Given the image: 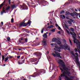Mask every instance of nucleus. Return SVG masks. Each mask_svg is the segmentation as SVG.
Here are the masks:
<instances>
[{"label": "nucleus", "mask_w": 80, "mask_h": 80, "mask_svg": "<svg viewBox=\"0 0 80 80\" xmlns=\"http://www.w3.org/2000/svg\"><path fill=\"white\" fill-rule=\"evenodd\" d=\"M24 31L25 32H27V33H30V32L28 31V29H25Z\"/></svg>", "instance_id": "obj_21"}, {"label": "nucleus", "mask_w": 80, "mask_h": 80, "mask_svg": "<svg viewBox=\"0 0 80 80\" xmlns=\"http://www.w3.org/2000/svg\"><path fill=\"white\" fill-rule=\"evenodd\" d=\"M70 34H71V35H73V33H72V32H70Z\"/></svg>", "instance_id": "obj_60"}, {"label": "nucleus", "mask_w": 80, "mask_h": 80, "mask_svg": "<svg viewBox=\"0 0 80 80\" xmlns=\"http://www.w3.org/2000/svg\"><path fill=\"white\" fill-rule=\"evenodd\" d=\"M58 28L59 30H61V31H62V30L61 29V28H60V27L59 26L58 27Z\"/></svg>", "instance_id": "obj_43"}, {"label": "nucleus", "mask_w": 80, "mask_h": 80, "mask_svg": "<svg viewBox=\"0 0 80 80\" xmlns=\"http://www.w3.org/2000/svg\"><path fill=\"white\" fill-rule=\"evenodd\" d=\"M8 60V57H7V58H5V62H6V61H7Z\"/></svg>", "instance_id": "obj_28"}, {"label": "nucleus", "mask_w": 80, "mask_h": 80, "mask_svg": "<svg viewBox=\"0 0 80 80\" xmlns=\"http://www.w3.org/2000/svg\"><path fill=\"white\" fill-rule=\"evenodd\" d=\"M10 6H8L7 8H6V10H10Z\"/></svg>", "instance_id": "obj_24"}, {"label": "nucleus", "mask_w": 80, "mask_h": 80, "mask_svg": "<svg viewBox=\"0 0 80 80\" xmlns=\"http://www.w3.org/2000/svg\"><path fill=\"white\" fill-rule=\"evenodd\" d=\"M36 2H38L39 4H43L45 3V1L43 0H35Z\"/></svg>", "instance_id": "obj_7"}, {"label": "nucleus", "mask_w": 80, "mask_h": 80, "mask_svg": "<svg viewBox=\"0 0 80 80\" xmlns=\"http://www.w3.org/2000/svg\"><path fill=\"white\" fill-rule=\"evenodd\" d=\"M66 13L67 14V15H70V12H66Z\"/></svg>", "instance_id": "obj_36"}, {"label": "nucleus", "mask_w": 80, "mask_h": 80, "mask_svg": "<svg viewBox=\"0 0 80 80\" xmlns=\"http://www.w3.org/2000/svg\"><path fill=\"white\" fill-rule=\"evenodd\" d=\"M75 51L76 52H78V50H77V49L76 48H75Z\"/></svg>", "instance_id": "obj_48"}, {"label": "nucleus", "mask_w": 80, "mask_h": 80, "mask_svg": "<svg viewBox=\"0 0 80 80\" xmlns=\"http://www.w3.org/2000/svg\"><path fill=\"white\" fill-rule=\"evenodd\" d=\"M75 55H77V56H76V57H78V53L77 52L75 53Z\"/></svg>", "instance_id": "obj_41"}, {"label": "nucleus", "mask_w": 80, "mask_h": 80, "mask_svg": "<svg viewBox=\"0 0 80 80\" xmlns=\"http://www.w3.org/2000/svg\"><path fill=\"white\" fill-rule=\"evenodd\" d=\"M74 40L73 42L74 43H76L77 45H78V43H80V41L78 39H77L76 38H75L73 36H72Z\"/></svg>", "instance_id": "obj_5"}, {"label": "nucleus", "mask_w": 80, "mask_h": 80, "mask_svg": "<svg viewBox=\"0 0 80 80\" xmlns=\"http://www.w3.org/2000/svg\"><path fill=\"white\" fill-rule=\"evenodd\" d=\"M66 19H68V20H70V19L68 17H66Z\"/></svg>", "instance_id": "obj_61"}, {"label": "nucleus", "mask_w": 80, "mask_h": 80, "mask_svg": "<svg viewBox=\"0 0 80 80\" xmlns=\"http://www.w3.org/2000/svg\"><path fill=\"white\" fill-rule=\"evenodd\" d=\"M37 7L36 5H32V7Z\"/></svg>", "instance_id": "obj_58"}, {"label": "nucleus", "mask_w": 80, "mask_h": 80, "mask_svg": "<svg viewBox=\"0 0 80 80\" xmlns=\"http://www.w3.org/2000/svg\"><path fill=\"white\" fill-rule=\"evenodd\" d=\"M58 33V34H61L62 33V32H61V31H59L58 32H57Z\"/></svg>", "instance_id": "obj_40"}, {"label": "nucleus", "mask_w": 80, "mask_h": 80, "mask_svg": "<svg viewBox=\"0 0 80 80\" xmlns=\"http://www.w3.org/2000/svg\"><path fill=\"white\" fill-rule=\"evenodd\" d=\"M34 55L37 57H38L39 60H40V58H41V56L42 55V53L40 52H36L34 53Z\"/></svg>", "instance_id": "obj_3"}, {"label": "nucleus", "mask_w": 80, "mask_h": 80, "mask_svg": "<svg viewBox=\"0 0 80 80\" xmlns=\"http://www.w3.org/2000/svg\"><path fill=\"white\" fill-rule=\"evenodd\" d=\"M22 26L23 27V22H21L19 24V27H21Z\"/></svg>", "instance_id": "obj_27"}, {"label": "nucleus", "mask_w": 80, "mask_h": 80, "mask_svg": "<svg viewBox=\"0 0 80 80\" xmlns=\"http://www.w3.org/2000/svg\"><path fill=\"white\" fill-rule=\"evenodd\" d=\"M13 18H12L11 19V23H13V20H14Z\"/></svg>", "instance_id": "obj_42"}, {"label": "nucleus", "mask_w": 80, "mask_h": 80, "mask_svg": "<svg viewBox=\"0 0 80 80\" xmlns=\"http://www.w3.org/2000/svg\"><path fill=\"white\" fill-rule=\"evenodd\" d=\"M64 12H65V11H62L60 12V14H62V13H64Z\"/></svg>", "instance_id": "obj_30"}, {"label": "nucleus", "mask_w": 80, "mask_h": 80, "mask_svg": "<svg viewBox=\"0 0 80 80\" xmlns=\"http://www.w3.org/2000/svg\"><path fill=\"white\" fill-rule=\"evenodd\" d=\"M56 27H59V26H58V25L57 24H56Z\"/></svg>", "instance_id": "obj_54"}, {"label": "nucleus", "mask_w": 80, "mask_h": 80, "mask_svg": "<svg viewBox=\"0 0 80 80\" xmlns=\"http://www.w3.org/2000/svg\"><path fill=\"white\" fill-rule=\"evenodd\" d=\"M58 51V52H61V51L60 50H59L58 49V51Z\"/></svg>", "instance_id": "obj_62"}, {"label": "nucleus", "mask_w": 80, "mask_h": 80, "mask_svg": "<svg viewBox=\"0 0 80 80\" xmlns=\"http://www.w3.org/2000/svg\"><path fill=\"white\" fill-rule=\"evenodd\" d=\"M71 10H72V11L73 12H75V10L73 8L71 9Z\"/></svg>", "instance_id": "obj_57"}, {"label": "nucleus", "mask_w": 80, "mask_h": 80, "mask_svg": "<svg viewBox=\"0 0 80 80\" xmlns=\"http://www.w3.org/2000/svg\"><path fill=\"white\" fill-rule=\"evenodd\" d=\"M43 45L44 46H46L47 45V41L46 39H44L43 40Z\"/></svg>", "instance_id": "obj_13"}, {"label": "nucleus", "mask_w": 80, "mask_h": 80, "mask_svg": "<svg viewBox=\"0 0 80 80\" xmlns=\"http://www.w3.org/2000/svg\"><path fill=\"white\" fill-rule=\"evenodd\" d=\"M21 8H22V10H27L28 8L26 4H23L21 7Z\"/></svg>", "instance_id": "obj_6"}, {"label": "nucleus", "mask_w": 80, "mask_h": 80, "mask_svg": "<svg viewBox=\"0 0 80 80\" xmlns=\"http://www.w3.org/2000/svg\"><path fill=\"white\" fill-rule=\"evenodd\" d=\"M69 42L71 43V45H72V41H71L70 39H69Z\"/></svg>", "instance_id": "obj_39"}, {"label": "nucleus", "mask_w": 80, "mask_h": 80, "mask_svg": "<svg viewBox=\"0 0 80 80\" xmlns=\"http://www.w3.org/2000/svg\"><path fill=\"white\" fill-rule=\"evenodd\" d=\"M1 24H2V25H3V22H1Z\"/></svg>", "instance_id": "obj_64"}, {"label": "nucleus", "mask_w": 80, "mask_h": 80, "mask_svg": "<svg viewBox=\"0 0 80 80\" xmlns=\"http://www.w3.org/2000/svg\"><path fill=\"white\" fill-rule=\"evenodd\" d=\"M5 2H6L5 0L0 5L1 7H2V6H3V5H4V3H5Z\"/></svg>", "instance_id": "obj_22"}, {"label": "nucleus", "mask_w": 80, "mask_h": 80, "mask_svg": "<svg viewBox=\"0 0 80 80\" xmlns=\"http://www.w3.org/2000/svg\"><path fill=\"white\" fill-rule=\"evenodd\" d=\"M54 43H52L51 44V45H52V46H54Z\"/></svg>", "instance_id": "obj_56"}, {"label": "nucleus", "mask_w": 80, "mask_h": 80, "mask_svg": "<svg viewBox=\"0 0 80 80\" xmlns=\"http://www.w3.org/2000/svg\"><path fill=\"white\" fill-rule=\"evenodd\" d=\"M70 15L71 16H72V17H75V16H77V17L78 16V13H77L76 12H73V13L71 12L70 13Z\"/></svg>", "instance_id": "obj_8"}, {"label": "nucleus", "mask_w": 80, "mask_h": 80, "mask_svg": "<svg viewBox=\"0 0 80 80\" xmlns=\"http://www.w3.org/2000/svg\"><path fill=\"white\" fill-rule=\"evenodd\" d=\"M54 53L56 54V55H57V57H58L59 58H62V56H60V53L59 52H57V51H54Z\"/></svg>", "instance_id": "obj_10"}, {"label": "nucleus", "mask_w": 80, "mask_h": 80, "mask_svg": "<svg viewBox=\"0 0 80 80\" xmlns=\"http://www.w3.org/2000/svg\"><path fill=\"white\" fill-rule=\"evenodd\" d=\"M8 56L10 58H13V57L11 56L10 55H9Z\"/></svg>", "instance_id": "obj_47"}, {"label": "nucleus", "mask_w": 80, "mask_h": 80, "mask_svg": "<svg viewBox=\"0 0 80 80\" xmlns=\"http://www.w3.org/2000/svg\"><path fill=\"white\" fill-rule=\"evenodd\" d=\"M26 20V19H24V20L23 21V27H26L27 26V23H25V20Z\"/></svg>", "instance_id": "obj_14"}, {"label": "nucleus", "mask_w": 80, "mask_h": 80, "mask_svg": "<svg viewBox=\"0 0 80 80\" xmlns=\"http://www.w3.org/2000/svg\"><path fill=\"white\" fill-rule=\"evenodd\" d=\"M52 42H57V39L56 38H54L52 39Z\"/></svg>", "instance_id": "obj_18"}, {"label": "nucleus", "mask_w": 80, "mask_h": 80, "mask_svg": "<svg viewBox=\"0 0 80 80\" xmlns=\"http://www.w3.org/2000/svg\"><path fill=\"white\" fill-rule=\"evenodd\" d=\"M5 10H3L1 12V15H3V13H5Z\"/></svg>", "instance_id": "obj_33"}, {"label": "nucleus", "mask_w": 80, "mask_h": 80, "mask_svg": "<svg viewBox=\"0 0 80 80\" xmlns=\"http://www.w3.org/2000/svg\"><path fill=\"white\" fill-rule=\"evenodd\" d=\"M30 61H31V62H37V60L36 59V58H34L30 59Z\"/></svg>", "instance_id": "obj_11"}, {"label": "nucleus", "mask_w": 80, "mask_h": 80, "mask_svg": "<svg viewBox=\"0 0 80 80\" xmlns=\"http://www.w3.org/2000/svg\"><path fill=\"white\" fill-rule=\"evenodd\" d=\"M55 48H54V50H55L56 51H58V47L55 46Z\"/></svg>", "instance_id": "obj_19"}, {"label": "nucleus", "mask_w": 80, "mask_h": 80, "mask_svg": "<svg viewBox=\"0 0 80 80\" xmlns=\"http://www.w3.org/2000/svg\"><path fill=\"white\" fill-rule=\"evenodd\" d=\"M60 47H62V48H63V46H64V45L61 44L60 45Z\"/></svg>", "instance_id": "obj_51"}, {"label": "nucleus", "mask_w": 80, "mask_h": 80, "mask_svg": "<svg viewBox=\"0 0 80 80\" xmlns=\"http://www.w3.org/2000/svg\"><path fill=\"white\" fill-rule=\"evenodd\" d=\"M44 30V28H43L41 30V33H43V31Z\"/></svg>", "instance_id": "obj_35"}, {"label": "nucleus", "mask_w": 80, "mask_h": 80, "mask_svg": "<svg viewBox=\"0 0 80 80\" xmlns=\"http://www.w3.org/2000/svg\"><path fill=\"white\" fill-rule=\"evenodd\" d=\"M38 75H39V74L38 73V72H35L34 73V74L35 76H37Z\"/></svg>", "instance_id": "obj_31"}, {"label": "nucleus", "mask_w": 80, "mask_h": 80, "mask_svg": "<svg viewBox=\"0 0 80 80\" xmlns=\"http://www.w3.org/2000/svg\"><path fill=\"white\" fill-rule=\"evenodd\" d=\"M59 64H61L62 67L63 69L65 70H68V68H66V66L65 64H64V62L62 60H61L59 62H58Z\"/></svg>", "instance_id": "obj_2"}, {"label": "nucleus", "mask_w": 80, "mask_h": 80, "mask_svg": "<svg viewBox=\"0 0 80 80\" xmlns=\"http://www.w3.org/2000/svg\"><path fill=\"white\" fill-rule=\"evenodd\" d=\"M72 54L73 56H74V57H75V59L76 60V61L78 64V65H80V62H78V61H79V59H78V56H76L74 54L73 52H72Z\"/></svg>", "instance_id": "obj_4"}, {"label": "nucleus", "mask_w": 80, "mask_h": 80, "mask_svg": "<svg viewBox=\"0 0 80 80\" xmlns=\"http://www.w3.org/2000/svg\"><path fill=\"white\" fill-rule=\"evenodd\" d=\"M2 62H3V61L4 60V59H5V56H2Z\"/></svg>", "instance_id": "obj_32"}, {"label": "nucleus", "mask_w": 80, "mask_h": 80, "mask_svg": "<svg viewBox=\"0 0 80 80\" xmlns=\"http://www.w3.org/2000/svg\"><path fill=\"white\" fill-rule=\"evenodd\" d=\"M70 29L72 32H74V29L73 28H71Z\"/></svg>", "instance_id": "obj_45"}, {"label": "nucleus", "mask_w": 80, "mask_h": 80, "mask_svg": "<svg viewBox=\"0 0 80 80\" xmlns=\"http://www.w3.org/2000/svg\"><path fill=\"white\" fill-rule=\"evenodd\" d=\"M50 27H51V26H48V27L47 28H49V29L51 28H50Z\"/></svg>", "instance_id": "obj_59"}, {"label": "nucleus", "mask_w": 80, "mask_h": 80, "mask_svg": "<svg viewBox=\"0 0 80 80\" xmlns=\"http://www.w3.org/2000/svg\"><path fill=\"white\" fill-rule=\"evenodd\" d=\"M51 32H55V29H53L52 30H51Z\"/></svg>", "instance_id": "obj_34"}, {"label": "nucleus", "mask_w": 80, "mask_h": 80, "mask_svg": "<svg viewBox=\"0 0 80 80\" xmlns=\"http://www.w3.org/2000/svg\"><path fill=\"white\" fill-rule=\"evenodd\" d=\"M38 73H45V70L44 69H40L39 70V71H38Z\"/></svg>", "instance_id": "obj_12"}, {"label": "nucleus", "mask_w": 80, "mask_h": 80, "mask_svg": "<svg viewBox=\"0 0 80 80\" xmlns=\"http://www.w3.org/2000/svg\"><path fill=\"white\" fill-rule=\"evenodd\" d=\"M47 37H48V35H47L46 34H45V33L43 35V37L45 38H47Z\"/></svg>", "instance_id": "obj_17"}, {"label": "nucleus", "mask_w": 80, "mask_h": 80, "mask_svg": "<svg viewBox=\"0 0 80 80\" xmlns=\"http://www.w3.org/2000/svg\"><path fill=\"white\" fill-rule=\"evenodd\" d=\"M20 56H17V58H18V59L19 58H20Z\"/></svg>", "instance_id": "obj_52"}, {"label": "nucleus", "mask_w": 80, "mask_h": 80, "mask_svg": "<svg viewBox=\"0 0 80 80\" xmlns=\"http://www.w3.org/2000/svg\"><path fill=\"white\" fill-rule=\"evenodd\" d=\"M61 17L62 18V19H65V16L64 15L63 16H62V15H61Z\"/></svg>", "instance_id": "obj_25"}, {"label": "nucleus", "mask_w": 80, "mask_h": 80, "mask_svg": "<svg viewBox=\"0 0 80 80\" xmlns=\"http://www.w3.org/2000/svg\"><path fill=\"white\" fill-rule=\"evenodd\" d=\"M52 33L51 32H50L49 34V36H50V35Z\"/></svg>", "instance_id": "obj_63"}, {"label": "nucleus", "mask_w": 80, "mask_h": 80, "mask_svg": "<svg viewBox=\"0 0 80 80\" xmlns=\"http://www.w3.org/2000/svg\"><path fill=\"white\" fill-rule=\"evenodd\" d=\"M8 2H9V5H10V4H11V2H11V0H9Z\"/></svg>", "instance_id": "obj_50"}, {"label": "nucleus", "mask_w": 80, "mask_h": 80, "mask_svg": "<svg viewBox=\"0 0 80 80\" xmlns=\"http://www.w3.org/2000/svg\"><path fill=\"white\" fill-rule=\"evenodd\" d=\"M24 58V56H22V57H21V60H23V59Z\"/></svg>", "instance_id": "obj_49"}, {"label": "nucleus", "mask_w": 80, "mask_h": 80, "mask_svg": "<svg viewBox=\"0 0 80 80\" xmlns=\"http://www.w3.org/2000/svg\"><path fill=\"white\" fill-rule=\"evenodd\" d=\"M69 20H71V22H73V19H69Z\"/></svg>", "instance_id": "obj_46"}, {"label": "nucleus", "mask_w": 80, "mask_h": 80, "mask_svg": "<svg viewBox=\"0 0 80 80\" xmlns=\"http://www.w3.org/2000/svg\"><path fill=\"white\" fill-rule=\"evenodd\" d=\"M58 49H59V50H61V48L60 47H58Z\"/></svg>", "instance_id": "obj_55"}, {"label": "nucleus", "mask_w": 80, "mask_h": 80, "mask_svg": "<svg viewBox=\"0 0 80 80\" xmlns=\"http://www.w3.org/2000/svg\"><path fill=\"white\" fill-rule=\"evenodd\" d=\"M68 48V46H66L65 45H64L63 47V49H64V50H67V48Z\"/></svg>", "instance_id": "obj_15"}, {"label": "nucleus", "mask_w": 80, "mask_h": 80, "mask_svg": "<svg viewBox=\"0 0 80 80\" xmlns=\"http://www.w3.org/2000/svg\"><path fill=\"white\" fill-rule=\"evenodd\" d=\"M24 40H25V42H27V41H28V39H27V38L26 39H24Z\"/></svg>", "instance_id": "obj_37"}, {"label": "nucleus", "mask_w": 80, "mask_h": 80, "mask_svg": "<svg viewBox=\"0 0 80 80\" xmlns=\"http://www.w3.org/2000/svg\"><path fill=\"white\" fill-rule=\"evenodd\" d=\"M32 22V21L30 20H29L28 21V22L27 23L28 25H30L31 24V23Z\"/></svg>", "instance_id": "obj_23"}, {"label": "nucleus", "mask_w": 80, "mask_h": 80, "mask_svg": "<svg viewBox=\"0 0 80 80\" xmlns=\"http://www.w3.org/2000/svg\"><path fill=\"white\" fill-rule=\"evenodd\" d=\"M60 70L61 71V72H62V74H61L60 76L59 77V80H62V77H64L66 78L67 80H73L71 78H70L66 75H68L71 73L68 71H64L62 68H60Z\"/></svg>", "instance_id": "obj_1"}, {"label": "nucleus", "mask_w": 80, "mask_h": 80, "mask_svg": "<svg viewBox=\"0 0 80 80\" xmlns=\"http://www.w3.org/2000/svg\"><path fill=\"white\" fill-rule=\"evenodd\" d=\"M56 43H58V45H60L62 44V42H61V41H58L56 42Z\"/></svg>", "instance_id": "obj_20"}, {"label": "nucleus", "mask_w": 80, "mask_h": 80, "mask_svg": "<svg viewBox=\"0 0 80 80\" xmlns=\"http://www.w3.org/2000/svg\"><path fill=\"white\" fill-rule=\"evenodd\" d=\"M24 38H21L19 39L18 42L20 43L24 44V42H23V41H24Z\"/></svg>", "instance_id": "obj_9"}, {"label": "nucleus", "mask_w": 80, "mask_h": 80, "mask_svg": "<svg viewBox=\"0 0 80 80\" xmlns=\"http://www.w3.org/2000/svg\"><path fill=\"white\" fill-rule=\"evenodd\" d=\"M7 40L8 41V42H9V41H10V38L9 37H8L7 38Z\"/></svg>", "instance_id": "obj_29"}, {"label": "nucleus", "mask_w": 80, "mask_h": 80, "mask_svg": "<svg viewBox=\"0 0 80 80\" xmlns=\"http://www.w3.org/2000/svg\"><path fill=\"white\" fill-rule=\"evenodd\" d=\"M50 26V27L51 28H52L53 27V26L52 25H51Z\"/></svg>", "instance_id": "obj_53"}, {"label": "nucleus", "mask_w": 80, "mask_h": 80, "mask_svg": "<svg viewBox=\"0 0 80 80\" xmlns=\"http://www.w3.org/2000/svg\"><path fill=\"white\" fill-rule=\"evenodd\" d=\"M73 33L74 34H73L72 35H73V36L75 38H77V34H76V33L74 32H73Z\"/></svg>", "instance_id": "obj_16"}, {"label": "nucleus", "mask_w": 80, "mask_h": 80, "mask_svg": "<svg viewBox=\"0 0 80 80\" xmlns=\"http://www.w3.org/2000/svg\"><path fill=\"white\" fill-rule=\"evenodd\" d=\"M22 62H21V64H22V63H23L24 62H25V59H24L23 60H21Z\"/></svg>", "instance_id": "obj_26"}, {"label": "nucleus", "mask_w": 80, "mask_h": 80, "mask_svg": "<svg viewBox=\"0 0 80 80\" xmlns=\"http://www.w3.org/2000/svg\"><path fill=\"white\" fill-rule=\"evenodd\" d=\"M52 55L54 57H56V56H57V55H56V54H54L53 53H52Z\"/></svg>", "instance_id": "obj_38"}, {"label": "nucleus", "mask_w": 80, "mask_h": 80, "mask_svg": "<svg viewBox=\"0 0 80 80\" xmlns=\"http://www.w3.org/2000/svg\"><path fill=\"white\" fill-rule=\"evenodd\" d=\"M12 8H15V5H13L12 6Z\"/></svg>", "instance_id": "obj_44"}]
</instances>
